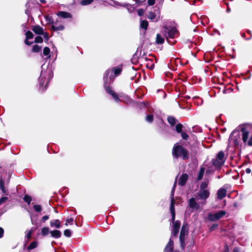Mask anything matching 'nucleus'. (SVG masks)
Instances as JSON below:
<instances>
[{
	"label": "nucleus",
	"mask_w": 252,
	"mask_h": 252,
	"mask_svg": "<svg viewBox=\"0 0 252 252\" xmlns=\"http://www.w3.org/2000/svg\"><path fill=\"white\" fill-rule=\"evenodd\" d=\"M176 186V181H175L173 187L172 188L171 195H170V199H171V203H170V212L171 213L172 218H171V220L173 223V227L172 229V236H176L178 234L179 231V229L180 227V221L179 220H176L175 221V207H174V191L175 189Z\"/></svg>",
	"instance_id": "obj_1"
},
{
	"label": "nucleus",
	"mask_w": 252,
	"mask_h": 252,
	"mask_svg": "<svg viewBox=\"0 0 252 252\" xmlns=\"http://www.w3.org/2000/svg\"><path fill=\"white\" fill-rule=\"evenodd\" d=\"M162 32L169 44H174L176 42L175 38L178 37L179 33L175 28L169 29L166 26H164Z\"/></svg>",
	"instance_id": "obj_2"
},
{
	"label": "nucleus",
	"mask_w": 252,
	"mask_h": 252,
	"mask_svg": "<svg viewBox=\"0 0 252 252\" xmlns=\"http://www.w3.org/2000/svg\"><path fill=\"white\" fill-rule=\"evenodd\" d=\"M172 156L174 158H181L187 160L189 158V152L181 145L176 144L172 149Z\"/></svg>",
	"instance_id": "obj_3"
},
{
	"label": "nucleus",
	"mask_w": 252,
	"mask_h": 252,
	"mask_svg": "<svg viewBox=\"0 0 252 252\" xmlns=\"http://www.w3.org/2000/svg\"><path fill=\"white\" fill-rule=\"evenodd\" d=\"M52 71L51 70H49L48 72L46 71H43V70L41 72L40 76L39 78V81L40 88L42 91H44L45 89L47 87L49 80L52 78Z\"/></svg>",
	"instance_id": "obj_4"
},
{
	"label": "nucleus",
	"mask_w": 252,
	"mask_h": 252,
	"mask_svg": "<svg viewBox=\"0 0 252 252\" xmlns=\"http://www.w3.org/2000/svg\"><path fill=\"white\" fill-rule=\"evenodd\" d=\"M110 70L108 69L105 71V72L104 74L103 80H104V85L105 87V89L106 92L107 93H108L109 94H110V95H111L113 97V98H114V99L116 102H119L120 101V99H119V97L118 96V95H117V94H116L112 91L111 88L110 86H106L107 84H108V75L110 74Z\"/></svg>",
	"instance_id": "obj_5"
},
{
	"label": "nucleus",
	"mask_w": 252,
	"mask_h": 252,
	"mask_svg": "<svg viewBox=\"0 0 252 252\" xmlns=\"http://www.w3.org/2000/svg\"><path fill=\"white\" fill-rule=\"evenodd\" d=\"M189 226L187 223H184L180 234V243L182 250H184L185 248V238L188 235Z\"/></svg>",
	"instance_id": "obj_6"
},
{
	"label": "nucleus",
	"mask_w": 252,
	"mask_h": 252,
	"mask_svg": "<svg viewBox=\"0 0 252 252\" xmlns=\"http://www.w3.org/2000/svg\"><path fill=\"white\" fill-rule=\"evenodd\" d=\"M210 196L209 189H200L196 193V197L197 200H200L201 205H204L206 204V200Z\"/></svg>",
	"instance_id": "obj_7"
},
{
	"label": "nucleus",
	"mask_w": 252,
	"mask_h": 252,
	"mask_svg": "<svg viewBox=\"0 0 252 252\" xmlns=\"http://www.w3.org/2000/svg\"><path fill=\"white\" fill-rule=\"evenodd\" d=\"M240 140L241 137L238 131H232L229 138V142L235 146H237L239 145Z\"/></svg>",
	"instance_id": "obj_8"
},
{
	"label": "nucleus",
	"mask_w": 252,
	"mask_h": 252,
	"mask_svg": "<svg viewBox=\"0 0 252 252\" xmlns=\"http://www.w3.org/2000/svg\"><path fill=\"white\" fill-rule=\"evenodd\" d=\"M197 198L191 197L188 200V207L191 209V212L198 210L200 208V201L197 202Z\"/></svg>",
	"instance_id": "obj_9"
},
{
	"label": "nucleus",
	"mask_w": 252,
	"mask_h": 252,
	"mask_svg": "<svg viewBox=\"0 0 252 252\" xmlns=\"http://www.w3.org/2000/svg\"><path fill=\"white\" fill-rule=\"evenodd\" d=\"M225 214V211L222 210L219 211V212L214 214L209 213L208 215V219L212 221H216L221 218Z\"/></svg>",
	"instance_id": "obj_10"
},
{
	"label": "nucleus",
	"mask_w": 252,
	"mask_h": 252,
	"mask_svg": "<svg viewBox=\"0 0 252 252\" xmlns=\"http://www.w3.org/2000/svg\"><path fill=\"white\" fill-rule=\"evenodd\" d=\"M241 131L242 132V140L243 142L249 146H252V135L248 139L249 132L245 128H243Z\"/></svg>",
	"instance_id": "obj_11"
},
{
	"label": "nucleus",
	"mask_w": 252,
	"mask_h": 252,
	"mask_svg": "<svg viewBox=\"0 0 252 252\" xmlns=\"http://www.w3.org/2000/svg\"><path fill=\"white\" fill-rule=\"evenodd\" d=\"M160 14L159 11L157 12H150L147 16L148 19H150L153 22H157L159 19Z\"/></svg>",
	"instance_id": "obj_12"
},
{
	"label": "nucleus",
	"mask_w": 252,
	"mask_h": 252,
	"mask_svg": "<svg viewBox=\"0 0 252 252\" xmlns=\"http://www.w3.org/2000/svg\"><path fill=\"white\" fill-rule=\"evenodd\" d=\"M188 175L186 173L185 174H183L180 177H179V181H178V184L179 186H181V187H183L184 186L188 179Z\"/></svg>",
	"instance_id": "obj_13"
},
{
	"label": "nucleus",
	"mask_w": 252,
	"mask_h": 252,
	"mask_svg": "<svg viewBox=\"0 0 252 252\" xmlns=\"http://www.w3.org/2000/svg\"><path fill=\"white\" fill-rule=\"evenodd\" d=\"M227 191L225 189L220 188L217 192V198L219 199H222L226 195Z\"/></svg>",
	"instance_id": "obj_14"
},
{
	"label": "nucleus",
	"mask_w": 252,
	"mask_h": 252,
	"mask_svg": "<svg viewBox=\"0 0 252 252\" xmlns=\"http://www.w3.org/2000/svg\"><path fill=\"white\" fill-rule=\"evenodd\" d=\"M174 249V242L170 238L169 241L165 246L164 249L165 252H173Z\"/></svg>",
	"instance_id": "obj_15"
},
{
	"label": "nucleus",
	"mask_w": 252,
	"mask_h": 252,
	"mask_svg": "<svg viewBox=\"0 0 252 252\" xmlns=\"http://www.w3.org/2000/svg\"><path fill=\"white\" fill-rule=\"evenodd\" d=\"M50 225L51 227L56 228H60L62 227L61 221L58 219L52 220L50 222Z\"/></svg>",
	"instance_id": "obj_16"
},
{
	"label": "nucleus",
	"mask_w": 252,
	"mask_h": 252,
	"mask_svg": "<svg viewBox=\"0 0 252 252\" xmlns=\"http://www.w3.org/2000/svg\"><path fill=\"white\" fill-rule=\"evenodd\" d=\"M51 28L54 31H63L64 29V26L62 24L58 25L57 22H52Z\"/></svg>",
	"instance_id": "obj_17"
},
{
	"label": "nucleus",
	"mask_w": 252,
	"mask_h": 252,
	"mask_svg": "<svg viewBox=\"0 0 252 252\" xmlns=\"http://www.w3.org/2000/svg\"><path fill=\"white\" fill-rule=\"evenodd\" d=\"M26 39L25 40V43L28 45H31L33 43V42H30L28 41L29 39H32L33 37V33L30 31H27L26 33Z\"/></svg>",
	"instance_id": "obj_18"
},
{
	"label": "nucleus",
	"mask_w": 252,
	"mask_h": 252,
	"mask_svg": "<svg viewBox=\"0 0 252 252\" xmlns=\"http://www.w3.org/2000/svg\"><path fill=\"white\" fill-rule=\"evenodd\" d=\"M212 164L216 168H220L221 167L224 162H222L219 160L218 158L216 157L215 158H214L212 160Z\"/></svg>",
	"instance_id": "obj_19"
},
{
	"label": "nucleus",
	"mask_w": 252,
	"mask_h": 252,
	"mask_svg": "<svg viewBox=\"0 0 252 252\" xmlns=\"http://www.w3.org/2000/svg\"><path fill=\"white\" fill-rule=\"evenodd\" d=\"M32 30L37 34L41 35L43 33V28L38 25L33 26Z\"/></svg>",
	"instance_id": "obj_20"
},
{
	"label": "nucleus",
	"mask_w": 252,
	"mask_h": 252,
	"mask_svg": "<svg viewBox=\"0 0 252 252\" xmlns=\"http://www.w3.org/2000/svg\"><path fill=\"white\" fill-rule=\"evenodd\" d=\"M50 233L51 236L56 239L59 238L61 237L62 232L58 230H55L53 231H50Z\"/></svg>",
	"instance_id": "obj_21"
},
{
	"label": "nucleus",
	"mask_w": 252,
	"mask_h": 252,
	"mask_svg": "<svg viewBox=\"0 0 252 252\" xmlns=\"http://www.w3.org/2000/svg\"><path fill=\"white\" fill-rule=\"evenodd\" d=\"M141 59H145V60L148 62L146 64V66L148 68H150V69H153L154 68V64L152 59H148L146 57L144 58V57H141Z\"/></svg>",
	"instance_id": "obj_22"
},
{
	"label": "nucleus",
	"mask_w": 252,
	"mask_h": 252,
	"mask_svg": "<svg viewBox=\"0 0 252 252\" xmlns=\"http://www.w3.org/2000/svg\"><path fill=\"white\" fill-rule=\"evenodd\" d=\"M58 16L63 18H70L71 17V14L65 11H60L58 13Z\"/></svg>",
	"instance_id": "obj_23"
},
{
	"label": "nucleus",
	"mask_w": 252,
	"mask_h": 252,
	"mask_svg": "<svg viewBox=\"0 0 252 252\" xmlns=\"http://www.w3.org/2000/svg\"><path fill=\"white\" fill-rule=\"evenodd\" d=\"M164 39L163 37H162L160 34H157V37H156V42L157 44H162L164 43Z\"/></svg>",
	"instance_id": "obj_24"
},
{
	"label": "nucleus",
	"mask_w": 252,
	"mask_h": 252,
	"mask_svg": "<svg viewBox=\"0 0 252 252\" xmlns=\"http://www.w3.org/2000/svg\"><path fill=\"white\" fill-rule=\"evenodd\" d=\"M205 170V168L204 167L200 168L197 178L198 181H200L203 178Z\"/></svg>",
	"instance_id": "obj_25"
},
{
	"label": "nucleus",
	"mask_w": 252,
	"mask_h": 252,
	"mask_svg": "<svg viewBox=\"0 0 252 252\" xmlns=\"http://www.w3.org/2000/svg\"><path fill=\"white\" fill-rule=\"evenodd\" d=\"M216 158H218L219 160L222 161V162H225L224 154L223 151L219 152L217 154Z\"/></svg>",
	"instance_id": "obj_26"
},
{
	"label": "nucleus",
	"mask_w": 252,
	"mask_h": 252,
	"mask_svg": "<svg viewBox=\"0 0 252 252\" xmlns=\"http://www.w3.org/2000/svg\"><path fill=\"white\" fill-rule=\"evenodd\" d=\"M167 120L168 123L172 126H174L177 120L175 119V118L172 116H169L167 118Z\"/></svg>",
	"instance_id": "obj_27"
},
{
	"label": "nucleus",
	"mask_w": 252,
	"mask_h": 252,
	"mask_svg": "<svg viewBox=\"0 0 252 252\" xmlns=\"http://www.w3.org/2000/svg\"><path fill=\"white\" fill-rule=\"evenodd\" d=\"M148 26V23L146 20H141L140 22V27L141 28L144 29L145 30H147Z\"/></svg>",
	"instance_id": "obj_28"
},
{
	"label": "nucleus",
	"mask_w": 252,
	"mask_h": 252,
	"mask_svg": "<svg viewBox=\"0 0 252 252\" xmlns=\"http://www.w3.org/2000/svg\"><path fill=\"white\" fill-rule=\"evenodd\" d=\"M50 233L49 228L47 227H44L42 228L41 233L42 235L45 236Z\"/></svg>",
	"instance_id": "obj_29"
},
{
	"label": "nucleus",
	"mask_w": 252,
	"mask_h": 252,
	"mask_svg": "<svg viewBox=\"0 0 252 252\" xmlns=\"http://www.w3.org/2000/svg\"><path fill=\"white\" fill-rule=\"evenodd\" d=\"M183 127L182 124H178L176 126L175 129L177 133H180L182 132Z\"/></svg>",
	"instance_id": "obj_30"
},
{
	"label": "nucleus",
	"mask_w": 252,
	"mask_h": 252,
	"mask_svg": "<svg viewBox=\"0 0 252 252\" xmlns=\"http://www.w3.org/2000/svg\"><path fill=\"white\" fill-rule=\"evenodd\" d=\"M23 199L25 202L28 203V205H30L31 203V202L32 201V197L29 195H25V196L23 198Z\"/></svg>",
	"instance_id": "obj_31"
},
{
	"label": "nucleus",
	"mask_w": 252,
	"mask_h": 252,
	"mask_svg": "<svg viewBox=\"0 0 252 252\" xmlns=\"http://www.w3.org/2000/svg\"><path fill=\"white\" fill-rule=\"evenodd\" d=\"M37 246V242L36 241H33L31 244L28 247V250H32Z\"/></svg>",
	"instance_id": "obj_32"
},
{
	"label": "nucleus",
	"mask_w": 252,
	"mask_h": 252,
	"mask_svg": "<svg viewBox=\"0 0 252 252\" xmlns=\"http://www.w3.org/2000/svg\"><path fill=\"white\" fill-rule=\"evenodd\" d=\"M94 0H82L80 1V4L82 5H87L91 4Z\"/></svg>",
	"instance_id": "obj_33"
},
{
	"label": "nucleus",
	"mask_w": 252,
	"mask_h": 252,
	"mask_svg": "<svg viewBox=\"0 0 252 252\" xmlns=\"http://www.w3.org/2000/svg\"><path fill=\"white\" fill-rule=\"evenodd\" d=\"M208 185V182L204 181L202 182L200 186V189H207L206 188Z\"/></svg>",
	"instance_id": "obj_34"
},
{
	"label": "nucleus",
	"mask_w": 252,
	"mask_h": 252,
	"mask_svg": "<svg viewBox=\"0 0 252 252\" xmlns=\"http://www.w3.org/2000/svg\"><path fill=\"white\" fill-rule=\"evenodd\" d=\"M114 73L115 76L119 75L122 72V68L120 67H115L113 68Z\"/></svg>",
	"instance_id": "obj_35"
},
{
	"label": "nucleus",
	"mask_w": 252,
	"mask_h": 252,
	"mask_svg": "<svg viewBox=\"0 0 252 252\" xmlns=\"http://www.w3.org/2000/svg\"><path fill=\"white\" fill-rule=\"evenodd\" d=\"M41 50V47L37 45H35L33 46L32 48V51L33 52L37 53L39 52Z\"/></svg>",
	"instance_id": "obj_36"
},
{
	"label": "nucleus",
	"mask_w": 252,
	"mask_h": 252,
	"mask_svg": "<svg viewBox=\"0 0 252 252\" xmlns=\"http://www.w3.org/2000/svg\"><path fill=\"white\" fill-rule=\"evenodd\" d=\"M33 207L35 211L36 212H40L42 210V207L40 205H34Z\"/></svg>",
	"instance_id": "obj_37"
},
{
	"label": "nucleus",
	"mask_w": 252,
	"mask_h": 252,
	"mask_svg": "<svg viewBox=\"0 0 252 252\" xmlns=\"http://www.w3.org/2000/svg\"><path fill=\"white\" fill-rule=\"evenodd\" d=\"M153 115H148L146 117V121L149 123H152L153 121Z\"/></svg>",
	"instance_id": "obj_38"
},
{
	"label": "nucleus",
	"mask_w": 252,
	"mask_h": 252,
	"mask_svg": "<svg viewBox=\"0 0 252 252\" xmlns=\"http://www.w3.org/2000/svg\"><path fill=\"white\" fill-rule=\"evenodd\" d=\"M73 219L72 218H68L66 219L65 225L67 226L68 224H73Z\"/></svg>",
	"instance_id": "obj_39"
},
{
	"label": "nucleus",
	"mask_w": 252,
	"mask_h": 252,
	"mask_svg": "<svg viewBox=\"0 0 252 252\" xmlns=\"http://www.w3.org/2000/svg\"><path fill=\"white\" fill-rule=\"evenodd\" d=\"M50 52V50L49 48L47 47H45L43 49V54L45 56H48L49 55V53Z\"/></svg>",
	"instance_id": "obj_40"
},
{
	"label": "nucleus",
	"mask_w": 252,
	"mask_h": 252,
	"mask_svg": "<svg viewBox=\"0 0 252 252\" xmlns=\"http://www.w3.org/2000/svg\"><path fill=\"white\" fill-rule=\"evenodd\" d=\"M64 235L67 237H69L71 235V232L69 229H65L64 231Z\"/></svg>",
	"instance_id": "obj_41"
},
{
	"label": "nucleus",
	"mask_w": 252,
	"mask_h": 252,
	"mask_svg": "<svg viewBox=\"0 0 252 252\" xmlns=\"http://www.w3.org/2000/svg\"><path fill=\"white\" fill-rule=\"evenodd\" d=\"M34 42L35 43H42L43 42V39L42 37L37 36L35 38Z\"/></svg>",
	"instance_id": "obj_42"
},
{
	"label": "nucleus",
	"mask_w": 252,
	"mask_h": 252,
	"mask_svg": "<svg viewBox=\"0 0 252 252\" xmlns=\"http://www.w3.org/2000/svg\"><path fill=\"white\" fill-rule=\"evenodd\" d=\"M181 136H182V138L184 139V140H188V139L189 138V136L188 135V134L187 133H186V132H182L181 133Z\"/></svg>",
	"instance_id": "obj_43"
},
{
	"label": "nucleus",
	"mask_w": 252,
	"mask_h": 252,
	"mask_svg": "<svg viewBox=\"0 0 252 252\" xmlns=\"http://www.w3.org/2000/svg\"><path fill=\"white\" fill-rule=\"evenodd\" d=\"M125 4L126 5H127V9L129 13H132L134 11V8L132 5H127L126 4Z\"/></svg>",
	"instance_id": "obj_44"
},
{
	"label": "nucleus",
	"mask_w": 252,
	"mask_h": 252,
	"mask_svg": "<svg viewBox=\"0 0 252 252\" xmlns=\"http://www.w3.org/2000/svg\"><path fill=\"white\" fill-rule=\"evenodd\" d=\"M144 12L145 11L143 9L140 8L138 10L137 13L139 16H141L144 15Z\"/></svg>",
	"instance_id": "obj_45"
},
{
	"label": "nucleus",
	"mask_w": 252,
	"mask_h": 252,
	"mask_svg": "<svg viewBox=\"0 0 252 252\" xmlns=\"http://www.w3.org/2000/svg\"><path fill=\"white\" fill-rule=\"evenodd\" d=\"M32 230H29L28 232V233L27 234L26 236V237L28 239H30L32 237Z\"/></svg>",
	"instance_id": "obj_46"
},
{
	"label": "nucleus",
	"mask_w": 252,
	"mask_h": 252,
	"mask_svg": "<svg viewBox=\"0 0 252 252\" xmlns=\"http://www.w3.org/2000/svg\"><path fill=\"white\" fill-rule=\"evenodd\" d=\"M8 199L7 197H2L0 199V205L2 204L4 202H6Z\"/></svg>",
	"instance_id": "obj_47"
},
{
	"label": "nucleus",
	"mask_w": 252,
	"mask_h": 252,
	"mask_svg": "<svg viewBox=\"0 0 252 252\" xmlns=\"http://www.w3.org/2000/svg\"><path fill=\"white\" fill-rule=\"evenodd\" d=\"M113 1L114 4L116 6H123V7L126 6V4H125L120 3L119 2H118L117 1H115V0H113Z\"/></svg>",
	"instance_id": "obj_48"
},
{
	"label": "nucleus",
	"mask_w": 252,
	"mask_h": 252,
	"mask_svg": "<svg viewBox=\"0 0 252 252\" xmlns=\"http://www.w3.org/2000/svg\"><path fill=\"white\" fill-rule=\"evenodd\" d=\"M241 36L245 38V39H247V40H248V39H250L252 38V34H251L250 35H249V36L248 37H246V33H241Z\"/></svg>",
	"instance_id": "obj_49"
},
{
	"label": "nucleus",
	"mask_w": 252,
	"mask_h": 252,
	"mask_svg": "<svg viewBox=\"0 0 252 252\" xmlns=\"http://www.w3.org/2000/svg\"><path fill=\"white\" fill-rule=\"evenodd\" d=\"M49 218V216L48 215H46V216H43L42 218V221L44 222H45L47 220H48Z\"/></svg>",
	"instance_id": "obj_50"
},
{
	"label": "nucleus",
	"mask_w": 252,
	"mask_h": 252,
	"mask_svg": "<svg viewBox=\"0 0 252 252\" xmlns=\"http://www.w3.org/2000/svg\"><path fill=\"white\" fill-rule=\"evenodd\" d=\"M4 229L0 227V238H1L3 236Z\"/></svg>",
	"instance_id": "obj_51"
},
{
	"label": "nucleus",
	"mask_w": 252,
	"mask_h": 252,
	"mask_svg": "<svg viewBox=\"0 0 252 252\" xmlns=\"http://www.w3.org/2000/svg\"><path fill=\"white\" fill-rule=\"evenodd\" d=\"M148 3L149 5H153L155 3V0H148Z\"/></svg>",
	"instance_id": "obj_52"
},
{
	"label": "nucleus",
	"mask_w": 252,
	"mask_h": 252,
	"mask_svg": "<svg viewBox=\"0 0 252 252\" xmlns=\"http://www.w3.org/2000/svg\"><path fill=\"white\" fill-rule=\"evenodd\" d=\"M42 35H43L44 38H45L47 40H48L49 37H48V34L47 32H43V33Z\"/></svg>",
	"instance_id": "obj_53"
},
{
	"label": "nucleus",
	"mask_w": 252,
	"mask_h": 252,
	"mask_svg": "<svg viewBox=\"0 0 252 252\" xmlns=\"http://www.w3.org/2000/svg\"><path fill=\"white\" fill-rule=\"evenodd\" d=\"M46 19L47 21H48V22H49V23H50V24H52V22H54V21L52 20V19L51 17H47Z\"/></svg>",
	"instance_id": "obj_54"
},
{
	"label": "nucleus",
	"mask_w": 252,
	"mask_h": 252,
	"mask_svg": "<svg viewBox=\"0 0 252 252\" xmlns=\"http://www.w3.org/2000/svg\"><path fill=\"white\" fill-rule=\"evenodd\" d=\"M4 183L2 180H0V189L4 188Z\"/></svg>",
	"instance_id": "obj_55"
},
{
	"label": "nucleus",
	"mask_w": 252,
	"mask_h": 252,
	"mask_svg": "<svg viewBox=\"0 0 252 252\" xmlns=\"http://www.w3.org/2000/svg\"><path fill=\"white\" fill-rule=\"evenodd\" d=\"M0 189L1 190V191H2V192L4 193V194H6L7 193V190H6V189H5V188H2L1 189Z\"/></svg>",
	"instance_id": "obj_56"
},
{
	"label": "nucleus",
	"mask_w": 252,
	"mask_h": 252,
	"mask_svg": "<svg viewBox=\"0 0 252 252\" xmlns=\"http://www.w3.org/2000/svg\"><path fill=\"white\" fill-rule=\"evenodd\" d=\"M251 172V170L250 168H248L246 169V172L247 173V174H250Z\"/></svg>",
	"instance_id": "obj_57"
},
{
	"label": "nucleus",
	"mask_w": 252,
	"mask_h": 252,
	"mask_svg": "<svg viewBox=\"0 0 252 252\" xmlns=\"http://www.w3.org/2000/svg\"><path fill=\"white\" fill-rule=\"evenodd\" d=\"M233 252H240L238 248H235L233 250Z\"/></svg>",
	"instance_id": "obj_58"
},
{
	"label": "nucleus",
	"mask_w": 252,
	"mask_h": 252,
	"mask_svg": "<svg viewBox=\"0 0 252 252\" xmlns=\"http://www.w3.org/2000/svg\"><path fill=\"white\" fill-rule=\"evenodd\" d=\"M25 13L27 15H29L30 12V11L27 9L26 10Z\"/></svg>",
	"instance_id": "obj_59"
},
{
	"label": "nucleus",
	"mask_w": 252,
	"mask_h": 252,
	"mask_svg": "<svg viewBox=\"0 0 252 252\" xmlns=\"http://www.w3.org/2000/svg\"><path fill=\"white\" fill-rule=\"evenodd\" d=\"M230 11H231V9H230V8L228 6H227V9H226V12H227V13H229V12H230Z\"/></svg>",
	"instance_id": "obj_60"
},
{
	"label": "nucleus",
	"mask_w": 252,
	"mask_h": 252,
	"mask_svg": "<svg viewBox=\"0 0 252 252\" xmlns=\"http://www.w3.org/2000/svg\"><path fill=\"white\" fill-rule=\"evenodd\" d=\"M39 0L41 2V3H46L45 0Z\"/></svg>",
	"instance_id": "obj_61"
},
{
	"label": "nucleus",
	"mask_w": 252,
	"mask_h": 252,
	"mask_svg": "<svg viewBox=\"0 0 252 252\" xmlns=\"http://www.w3.org/2000/svg\"><path fill=\"white\" fill-rule=\"evenodd\" d=\"M218 226V224H213L212 226V227L211 228V229H213L214 227H216Z\"/></svg>",
	"instance_id": "obj_62"
},
{
	"label": "nucleus",
	"mask_w": 252,
	"mask_h": 252,
	"mask_svg": "<svg viewBox=\"0 0 252 252\" xmlns=\"http://www.w3.org/2000/svg\"><path fill=\"white\" fill-rule=\"evenodd\" d=\"M247 32L250 35L251 34H252L251 33V31H247Z\"/></svg>",
	"instance_id": "obj_63"
},
{
	"label": "nucleus",
	"mask_w": 252,
	"mask_h": 252,
	"mask_svg": "<svg viewBox=\"0 0 252 252\" xmlns=\"http://www.w3.org/2000/svg\"><path fill=\"white\" fill-rule=\"evenodd\" d=\"M112 77H113L112 75H110V76H109V80H111L112 79Z\"/></svg>",
	"instance_id": "obj_64"
}]
</instances>
